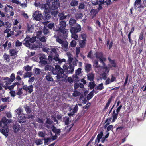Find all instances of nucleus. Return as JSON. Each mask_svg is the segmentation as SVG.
Instances as JSON below:
<instances>
[{
	"mask_svg": "<svg viewBox=\"0 0 146 146\" xmlns=\"http://www.w3.org/2000/svg\"><path fill=\"white\" fill-rule=\"evenodd\" d=\"M86 41L84 40H80L79 42V45L82 48H84L86 45Z\"/></svg>",
	"mask_w": 146,
	"mask_h": 146,
	"instance_id": "34",
	"label": "nucleus"
},
{
	"mask_svg": "<svg viewBox=\"0 0 146 146\" xmlns=\"http://www.w3.org/2000/svg\"><path fill=\"white\" fill-rule=\"evenodd\" d=\"M103 86L102 83H101L100 84L98 85L97 87L95 88V89L96 90H101L103 89Z\"/></svg>",
	"mask_w": 146,
	"mask_h": 146,
	"instance_id": "49",
	"label": "nucleus"
},
{
	"mask_svg": "<svg viewBox=\"0 0 146 146\" xmlns=\"http://www.w3.org/2000/svg\"><path fill=\"white\" fill-rule=\"evenodd\" d=\"M71 33V37L72 38H74L75 40H77L78 39V36L76 33L70 32Z\"/></svg>",
	"mask_w": 146,
	"mask_h": 146,
	"instance_id": "29",
	"label": "nucleus"
},
{
	"mask_svg": "<svg viewBox=\"0 0 146 146\" xmlns=\"http://www.w3.org/2000/svg\"><path fill=\"white\" fill-rule=\"evenodd\" d=\"M102 3V4H104L106 3L107 5H108L111 4V1L110 0H99Z\"/></svg>",
	"mask_w": 146,
	"mask_h": 146,
	"instance_id": "39",
	"label": "nucleus"
},
{
	"mask_svg": "<svg viewBox=\"0 0 146 146\" xmlns=\"http://www.w3.org/2000/svg\"><path fill=\"white\" fill-rule=\"evenodd\" d=\"M46 80L48 81L52 82H53V79L50 75H47L46 76Z\"/></svg>",
	"mask_w": 146,
	"mask_h": 146,
	"instance_id": "55",
	"label": "nucleus"
},
{
	"mask_svg": "<svg viewBox=\"0 0 146 146\" xmlns=\"http://www.w3.org/2000/svg\"><path fill=\"white\" fill-rule=\"evenodd\" d=\"M34 31V26L32 25H27V33H32Z\"/></svg>",
	"mask_w": 146,
	"mask_h": 146,
	"instance_id": "21",
	"label": "nucleus"
},
{
	"mask_svg": "<svg viewBox=\"0 0 146 146\" xmlns=\"http://www.w3.org/2000/svg\"><path fill=\"white\" fill-rule=\"evenodd\" d=\"M78 108V107L77 104H76L75 107L74 108L73 110H72V111H72V109L70 108V107L69 109H70V110L69 111H70V113H68V115L69 116H71L74 115L75 113H76L77 111Z\"/></svg>",
	"mask_w": 146,
	"mask_h": 146,
	"instance_id": "12",
	"label": "nucleus"
},
{
	"mask_svg": "<svg viewBox=\"0 0 146 146\" xmlns=\"http://www.w3.org/2000/svg\"><path fill=\"white\" fill-rule=\"evenodd\" d=\"M51 129L52 131L55 133V135H60L61 131L60 129L56 128L54 125L51 127Z\"/></svg>",
	"mask_w": 146,
	"mask_h": 146,
	"instance_id": "15",
	"label": "nucleus"
},
{
	"mask_svg": "<svg viewBox=\"0 0 146 146\" xmlns=\"http://www.w3.org/2000/svg\"><path fill=\"white\" fill-rule=\"evenodd\" d=\"M26 119L25 116H21L18 119L17 121L20 123H24L26 122Z\"/></svg>",
	"mask_w": 146,
	"mask_h": 146,
	"instance_id": "26",
	"label": "nucleus"
},
{
	"mask_svg": "<svg viewBox=\"0 0 146 146\" xmlns=\"http://www.w3.org/2000/svg\"><path fill=\"white\" fill-rule=\"evenodd\" d=\"M21 127L20 125L18 123H16L14 125L13 130L15 133L18 132L20 129Z\"/></svg>",
	"mask_w": 146,
	"mask_h": 146,
	"instance_id": "24",
	"label": "nucleus"
},
{
	"mask_svg": "<svg viewBox=\"0 0 146 146\" xmlns=\"http://www.w3.org/2000/svg\"><path fill=\"white\" fill-rule=\"evenodd\" d=\"M43 139H35L34 141L35 142L36 144V145H41L42 144V140Z\"/></svg>",
	"mask_w": 146,
	"mask_h": 146,
	"instance_id": "37",
	"label": "nucleus"
},
{
	"mask_svg": "<svg viewBox=\"0 0 146 146\" xmlns=\"http://www.w3.org/2000/svg\"><path fill=\"white\" fill-rule=\"evenodd\" d=\"M46 56L44 54L40 55L39 57L40 61L39 63L43 65H45L47 63V61Z\"/></svg>",
	"mask_w": 146,
	"mask_h": 146,
	"instance_id": "8",
	"label": "nucleus"
},
{
	"mask_svg": "<svg viewBox=\"0 0 146 146\" xmlns=\"http://www.w3.org/2000/svg\"><path fill=\"white\" fill-rule=\"evenodd\" d=\"M58 16L59 17V20H64L67 17V16L64 15L63 13H60L58 14Z\"/></svg>",
	"mask_w": 146,
	"mask_h": 146,
	"instance_id": "30",
	"label": "nucleus"
},
{
	"mask_svg": "<svg viewBox=\"0 0 146 146\" xmlns=\"http://www.w3.org/2000/svg\"><path fill=\"white\" fill-rule=\"evenodd\" d=\"M18 51L15 49H10L9 50V53L11 56H14L17 57Z\"/></svg>",
	"mask_w": 146,
	"mask_h": 146,
	"instance_id": "23",
	"label": "nucleus"
},
{
	"mask_svg": "<svg viewBox=\"0 0 146 146\" xmlns=\"http://www.w3.org/2000/svg\"><path fill=\"white\" fill-rule=\"evenodd\" d=\"M111 99H112V97H111V98L109 100L108 102L106 103L105 107V109H107L108 108V107L109 106L111 102Z\"/></svg>",
	"mask_w": 146,
	"mask_h": 146,
	"instance_id": "60",
	"label": "nucleus"
},
{
	"mask_svg": "<svg viewBox=\"0 0 146 146\" xmlns=\"http://www.w3.org/2000/svg\"><path fill=\"white\" fill-rule=\"evenodd\" d=\"M85 67L86 72L87 73L92 70V66L90 64L88 63L85 64Z\"/></svg>",
	"mask_w": 146,
	"mask_h": 146,
	"instance_id": "22",
	"label": "nucleus"
},
{
	"mask_svg": "<svg viewBox=\"0 0 146 146\" xmlns=\"http://www.w3.org/2000/svg\"><path fill=\"white\" fill-rule=\"evenodd\" d=\"M25 111L27 112H28L29 113H30L31 111V108L29 106H25Z\"/></svg>",
	"mask_w": 146,
	"mask_h": 146,
	"instance_id": "57",
	"label": "nucleus"
},
{
	"mask_svg": "<svg viewBox=\"0 0 146 146\" xmlns=\"http://www.w3.org/2000/svg\"><path fill=\"white\" fill-rule=\"evenodd\" d=\"M72 77L73 78V80L75 82H77L79 81L80 79L78 75L74 74L72 75Z\"/></svg>",
	"mask_w": 146,
	"mask_h": 146,
	"instance_id": "36",
	"label": "nucleus"
},
{
	"mask_svg": "<svg viewBox=\"0 0 146 146\" xmlns=\"http://www.w3.org/2000/svg\"><path fill=\"white\" fill-rule=\"evenodd\" d=\"M51 139V138H50V137H48L47 138H44V145H48V142H50V141Z\"/></svg>",
	"mask_w": 146,
	"mask_h": 146,
	"instance_id": "54",
	"label": "nucleus"
},
{
	"mask_svg": "<svg viewBox=\"0 0 146 146\" xmlns=\"http://www.w3.org/2000/svg\"><path fill=\"white\" fill-rule=\"evenodd\" d=\"M76 44V42L75 40H72L70 42V46L72 47H75Z\"/></svg>",
	"mask_w": 146,
	"mask_h": 146,
	"instance_id": "63",
	"label": "nucleus"
},
{
	"mask_svg": "<svg viewBox=\"0 0 146 146\" xmlns=\"http://www.w3.org/2000/svg\"><path fill=\"white\" fill-rule=\"evenodd\" d=\"M61 44L64 50L67 51L68 50V43L67 41H64Z\"/></svg>",
	"mask_w": 146,
	"mask_h": 146,
	"instance_id": "20",
	"label": "nucleus"
},
{
	"mask_svg": "<svg viewBox=\"0 0 146 146\" xmlns=\"http://www.w3.org/2000/svg\"><path fill=\"white\" fill-rule=\"evenodd\" d=\"M20 84L18 83V82H16L14 83L13 85L9 86H8L7 88V89H9V90H11L12 89H13V88H14V87L16 85H18V86L19 85H20Z\"/></svg>",
	"mask_w": 146,
	"mask_h": 146,
	"instance_id": "32",
	"label": "nucleus"
},
{
	"mask_svg": "<svg viewBox=\"0 0 146 146\" xmlns=\"http://www.w3.org/2000/svg\"><path fill=\"white\" fill-rule=\"evenodd\" d=\"M78 3V1L75 0H72L70 3V5L72 6H77Z\"/></svg>",
	"mask_w": 146,
	"mask_h": 146,
	"instance_id": "42",
	"label": "nucleus"
},
{
	"mask_svg": "<svg viewBox=\"0 0 146 146\" xmlns=\"http://www.w3.org/2000/svg\"><path fill=\"white\" fill-rule=\"evenodd\" d=\"M103 135V133L102 131L100 132V134H98L97 135V138L96 139V141L97 140L98 142V143L100 139L101 138Z\"/></svg>",
	"mask_w": 146,
	"mask_h": 146,
	"instance_id": "45",
	"label": "nucleus"
},
{
	"mask_svg": "<svg viewBox=\"0 0 146 146\" xmlns=\"http://www.w3.org/2000/svg\"><path fill=\"white\" fill-rule=\"evenodd\" d=\"M96 84L94 82L92 81L90 82L88 84V87H90L91 89H93L96 85Z\"/></svg>",
	"mask_w": 146,
	"mask_h": 146,
	"instance_id": "43",
	"label": "nucleus"
},
{
	"mask_svg": "<svg viewBox=\"0 0 146 146\" xmlns=\"http://www.w3.org/2000/svg\"><path fill=\"white\" fill-rule=\"evenodd\" d=\"M9 131V129L8 127L3 128H0V131L5 136H8V133Z\"/></svg>",
	"mask_w": 146,
	"mask_h": 146,
	"instance_id": "16",
	"label": "nucleus"
},
{
	"mask_svg": "<svg viewBox=\"0 0 146 146\" xmlns=\"http://www.w3.org/2000/svg\"><path fill=\"white\" fill-rule=\"evenodd\" d=\"M33 88L32 85L28 86L27 85H24L23 86L22 88L26 91H28L30 94L33 91Z\"/></svg>",
	"mask_w": 146,
	"mask_h": 146,
	"instance_id": "9",
	"label": "nucleus"
},
{
	"mask_svg": "<svg viewBox=\"0 0 146 146\" xmlns=\"http://www.w3.org/2000/svg\"><path fill=\"white\" fill-rule=\"evenodd\" d=\"M94 90H93L88 95L87 97V100H89L93 97L94 95V94L93 93V92H94Z\"/></svg>",
	"mask_w": 146,
	"mask_h": 146,
	"instance_id": "46",
	"label": "nucleus"
},
{
	"mask_svg": "<svg viewBox=\"0 0 146 146\" xmlns=\"http://www.w3.org/2000/svg\"><path fill=\"white\" fill-rule=\"evenodd\" d=\"M35 73L36 74L38 75L40 74V72H41V70L37 68H35Z\"/></svg>",
	"mask_w": 146,
	"mask_h": 146,
	"instance_id": "51",
	"label": "nucleus"
},
{
	"mask_svg": "<svg viewBox=\"0 0 146 146\" xmlns=\"http://www.w3.org/2000/svg\"><path fill=\"white\" fill-rule=\"evenodd\" d=\"M54 23H51L48 24L47 26V27L49 29H51L54 27Z\"/></svg>",
	"mask_w": 146,
	"mask_h": 146,
	"instance_id": "61",
	"label": "nucleus"
},
{
	"mask_svg": "<svg viewBox=\"0 0 146 146\" xmlns=\"http://www.w3.org/2000/svg\"><path fill=\"white\" fill-rule=\"evenodd\" d=\"M58 49L57 48H51V52H53L55 54V59L58 60L59 58V54L57 53V50H58Z\"/></svg>",
	"mask_w": 146,
	"mask_h": 146,
	"instance_id": "14",
	"label": "nucleus"
},
{
	"mask_svg": "<svg viewBox=\"0 0 146 146\" xmlns=\"http://www.w3.org/2000/svg\"><path fill=\"white\" fill-rule=\"evenodd\" d=\"M81 30V27L80 25L78 24H76V26L71 27L70 29V32L73 33H77L80 32Z\"/></svg>",
	"mask_w": 146,
	"mask_h": 146,
	"instance_id": "7",
	"label": "nucleus"
},
{
	"mask_svg": "<svg viewBox=\"0 0 146 146\" xmlns=\"http://www.w3.org/2000/svg\"><path fill=\"white\" fill-rule=\"evenodd\" d=\"M46 39L47 38L45 36L41 37L39 38V40L43 42H46Z\"/></svg>",
	"mask_w": 146,
	"mask_h": 146,
	"instance_id": "53",
	"label": "nucleus"
},
{
	"mask_svg": "<svg viewBox=\"0 0 146 146\" xmlns=\"http://www.w3.org/2000/svg\"><path fill=\"white\" fill-rule=\"evenodd\" d=\"M94 74L92 72H91L88 74L87 78L88 80L90 81H92L94 79Z\"/></svg>",
	"mask_w": 146,
	"mask_h": 146,
	"instance_id": "19",
	"label": "nucleus"
},
{
	"mask_svg": "<svg viewBox=\"0 0 146 146\" xmlns=\"http://www.w3.org/2000/svg\"><path fill=\"white\" fill-rule=\"evenodd\" d=\"M29 39L27 36L24 39L25 42L23 43V44L26 47H30L31 44H30V42L29 41Z\"/></svg>",
	"mask_w": 146,
	"mask_h": 146,
	"instance_id": "25",
	"label": "nucleus"
},
{
	"mask_svg": "<svg viewBox=\"0 0 146 146\" xmlns=\"http://www.w3.org/2000/svg\"><path fill=\"white\" fill-rule=\"evenodd\" d=\"M85 5L84 3H79V5L78 7V9H83L85 8Z\"/></svg>",
	"mask_w": 146,
	"mask_h": 146,
	"instance_id": "62",
	"label": "nucleus"
},
{
	"mask_svg": "<svg viewBox=\"0 0 146 146\" xmlns=\"http://www.w3.org/2000/svg\"><path fill=\"white\" fill-rule=\"evenodd\" d=\"M41 10H44V12L49 11V5L48 3L43 4L41 5Z\"/></svg>",
	"mask_w": 146,
	"mask_h": 146,
	"instance_id": "11",
	"label": "nucleus"
},
{
	"mask_svg": "<svg viewBox=\"0 0 146 146\" xmlns=\"http://www.w3.org/2000/svg\"><path fill=\"white\" fill-rule=\"evenodd\" d=\"M3 80L4 81L2 84V86L5 89H7L8 85L11 84L12 82L10 80V78L8 77L4 78Z\"/></svg>",
	"mask_w": 146,
	"mask_h": 146,
	"instance_id": "6",
	"label": "nucleus"
},
{
	"mask_svg": "<svg viewBox=\"0 0 146 146\" xmlns=\"http://www.w3.org/2000/svg\"><path fill=\"white\" fill-rule=\"evenodd\" d=\"M32 73L31 72H26L25 73L23 77L24 78L27 77H30L32 76Z\"/></svg>",
	"mask_w": 146,
	"mask_h": 146,
	"instance_id": "44",
	"label": "nucleus"
},
{
	"mask_svg": "<svg viewBox=\"0 0 146 146\" xmlns=\"http://www.w3.org/2000/svg\"><path fill=\"white\" fill-rule=\"evenodd\" d=\"M53 74L57 75V79L60 80L61 78H66L67 76L64 73V70L61 68L60 66L56 65L55 68L54 67L52 71Z\"/></svg>",
	"mask_w": 146,
	"mask_h": 146,
	"instance_id": "1",
	"label": "nucleus"
},
{
	"mask_svg": "<svg viewBox=\"0 0 146 146\" xmlns=\"http://www.w3.org/2000/svg\"><path fill=\"white\" fill-rule=\"evenodd\" d=\"M28 38L29 39V40L31 43H33L35 42V37H32V38L30 37L29 36H27Z\"/></svg>",
	"mask_w": 146,
	"mask_h": 146,
	"instance_id": "52",
	"label": "nucleus"
},
{
	"mask_svg": "<svg viewBox=\"0 0 146 146\" xmlns=\"http://www.w3.org/2000/svg\"><path fill=\"white\" fill-rule=\"evenodd\" d=\"M118 115V113H115V110H114L113 112L112 116L113 117V119L112 120V121L114 122L115 121V120L117 118V116Z\"/></svg>",
	"mask_w": 146,
	"mask_h": 146,
	"instance_id": "33",
	"label": "nucleus"
},
{
	"mask_svg": "<svg viewBox=\"0 0 146 146\" xmlns=\"http://www.w3.org/2000/svg\"><path fill=\"white\" fill-rule=\"evenodd\" d=\"M42 49L43 51L46 52V53L48 54L49 53V48H47L44 46L42 48Z\"/></svg>",
	"mask_w": 146,
	"mask_h": 146,
	"instance_id": "58",
	"label": "nucleus"
},
{
	"mask_svg": "<svg viewBox=\"0 0 146 146\" xmlns=\"http://www.w3.org/2000/svg\"><path fill=\"white\" fill-rule=\"evenodd\" d=\"M59 27H66V22L64 20H59Z\"/></svg>",
	"mask_w": 146,
	"mask_h": 146,
	"instance_id": "27",
	"label": "nucleus"
},
{
	"mask_svg": "<svg viewBox=\"0 0 146 146\" xmlns=\"http://www.w3.org/2000/svg\"><path fill=\"white\" fill-rule=\"evenodd\" d=\"M94 55L96 58L99 59L100 62L102 63L104 66H105L104 61H105L106 59L103 57V54L101 52H96L94 54Z\"/></svg>",
	"mask_w": 146,
	"mask_h": 146,
	"instance_id": "3",
	"label": "nucleus"
},
{
	"mask_svg": "<svg viewBox=\"0 0 146 146\" xmlns=\"http://www.w3.org/2000/svg\"><path fill=\"white\" fill-rule=\"evenodd\" d=\"M43 32L44 35H45L49 33V31L47 28L46 26H44V27L43 29Z\"/></svg>",
	"mask_w": 146,
	"mask_h": 146,
	"instance_id": "47",
	"label": "nucleus"
},
{
	"mask_svg": "<svg viewBox=\"0 0 146 146\" xmlns=\"http://www.w3.org/2000/svg\"><path fill=\"white\" fill-rule=\"evenodd\" d=\"M98 12V10H97V9H92L90 12V14L92 16V18H93L96 17Z\"/></svg>",
	"mask_w": 146,
	"mask_h": 146,
	"instance_id": "17",
	"label": "nucleus"
},
{
	"mask_svg": "<svg viewBox=\"0 0 146 146\" xmlns=\"http://www.w3.org/2000/svg\"><path fill=\"white\" fill-rule=\"evenodd\" d=\"M68 62L70 64L72 63L73 65L76 66L78 60L75 58H73L71 56H68Z\"/></svg>",
	"mask_w": 146,
	"mask_h": 146,
	"instance_id": "10",
	"label": "nucleus"
},
{
	"mask_svg": "<svg viewBox=\"0 0 146 146\" xmlns=\"http://www.w3.org/2000/svg\"><path fill=\"white\" fill-rule=\"evenodd\" d=\"M141 1V0H136L134 3V5L137 7H139V6H138V5L140 4Z\"/></svg>",
	"mask_w": 146,
	"mask_h": 146,
	"instance_id": "59",
	"label": "nucleus"
},
{
	"mask_svg": "<svg viewBox=\"0 0 146 146\" xmlns=\"http://www.w3.org/2000/svg\"><path fill=\"white\" fill-rule=\"evenodd\" d=\"M75 16L76 19H81L83 17V15L81 13H75Z\"/></svg>",
	"mask_w": 146,
	"mask_h": 146,
	"instance_id": "40",
	"label": "nucleus"
},
{
	"mask_svg": "<svg viewBox=\"0 0 146 146\" xmlns=\"http://www.w3.org/2000/svg\"><path fill=\"white\" fill-rule=\"evenodd\" d=\"M23 68L26 71H31V67H30L29 65H27L24 66Z\"/></svg>",
	"mask_w": 146,
	"mask_h": 146,
	"instance_id": "64",
	"label": "nucleus"
},
{
	"mask_svg": "<svg viewBox=\"0 0 146 146\" xmlns=\"http://www.w3.org/2000/svg\"><path fill=\"white\" fill-rule=\"evenodd\" d=\"M63 68L64 69H66L67 70H68V69H69V70H68V73H72L74 69V66L72 64H70L68 67L66 66L65 68H64V67Z\"/></svg>",
	"mask_w": 146,
	"mask_h": 146,
	"instance_id": "18",
	"label": "nucleus"
},
{
	"mask_svg": "<svg viewBox=\"0 0 146 146\" xmlns=\"http://www.w3.org/2000/svg\"><path fill=\"white\" fill-rule=\"evenodd\" d=\"M66 27H59L58 31L61 33L64 34L67 32V29L65 28Z\"/></svg>",
	"mask_w": 146,
	"mask_h": 146,
	"instance_id": "28",
	"label": "nucleus"
},
{
	"mask_svg": "<svg viewBox=\"0 0 146 146\" xmlns=\"http://www.w3.org/2000/svg\"><path fill=\"white\" fill-rule=\"evenodd\" d=\"M33 17L36 21H39L43 18L42 14L38 11H36L33 15Z\"/></svg>",
	"mask_w": 146,
	"mask_h": 146,
	"instance_id": "5",
	"label": "nucleus"
},
{
	"mask_svg": "<svg viewBox=\"0 0 146 146\" xmlns=\"http://www.w3.org/2000/svg\"><path fill=\"white\" fill-rule=\"evenodd\" d=\"M82 69L81 68H78L75 71V74L78 76H79L82 73Z\"/></svg>",
	"mask_w": 146,
	"mask_h": 146,
	"instance_id": "48",
	"label": "nucleus"
},
{
	"mask_svg": "<svg viewBox=\"0 0 146 146\" xmlns=\"http://www.w3.org/2000/svg\"><path fill=\"white\" fill-rule=\"evenodd\" d=\"M76 23V21L72 18H71L69 20V24L70 25L73 26Z\"/></svg>",
	"mask_w": 146,
	"mask_h": 146,
	"instance_id": "31",
	"label": "nucleus"
},
{
	"mask_svg": "<svg viewBox=\"0 0 146 146\" xmlns=\"http://www.w3.org/2000/svg\"><path fill=\"white\" fill-rule=\"evenodd\" d=\"M9 56L6 53H5L3 56L4 59L7 62H9L10 61Z\"/></svg>",
	"mask_w": 146,
	"mask_h": 146,
	"instance_id": "38",
	"label": "nucleus"
},
{
	"mask_svg": "<svg viewBox=\"0 0 146 146\" xmlns=\"http://www.w3.org/2000/svg\"><path fill=\"white\" fill-rule=\"evenodd\" d=\"M11 122V120L7 119L5 117H3L0 121V128H3L7 127V125Z\"/></svg>",
	"mask_w": 146,
	"mask_h": 146,
	"instance_id": "2",
	"label": "nucleus"
},
{
	"mask_svg": "<svg viewBox=\"0 0 146 146\" xmlns=\"http://www.w3.org/2000/svg\"><path fill=\"white\" fill-rule=\"evenodd\" d=\"M48 60L50 63H52V62H54L55 61L56 62V64H61L62 62H65V60L64 59H60L58 58V60H56L55 59L54 56V58H53L50 56H48Z\"/></svg>",
	"mask_w": 146,
	"mask_h": 146,
	"instance_id": "4",
	"label": "nucleus"
},
{
	"mask_svg": "<svg viewBox=\"0 0 146 146\" xmlns=\"http://www.w3.org/2000/svg\"><path fill=\"white\" fill-rule=\"evenodd\" d=\"M42 44H40L39 45H32L31 44V47L30 48L33 49H36L39 48H40L42 47Z\"/></svg>",
	"mask_w": 146,
	"mask_h": 146,
	"instance_id": "35",
	"label": "nucleus"
},
{
	"mask_svg": "<svg viewBox=\"0 0 146 146\" xmlns=\"http://www.w3.org/2000/svg\"><path fill=\"white\" fill-rule=\"evenodd\" d=\"M42 32L41 31H38L36 33V36L35 37L37 38H39L42 36Z\"/></svg>",
	"mask_w": 146,
	"mask_h": 146,
	"instance_id": "50",
	"label": "nucleus"
},
{
	"mask_svg": "<svg viewBox=\"0 0 146 146\" xmlns=\"http://www.w3.org/2000/svg\"><path fill=\"white\" fill-rule=\"evenodd\" d=\"M53 68V67L51 65H46L45 66V70L51 71H52Z\"/></svg>",
	"mask_w": 146,
	"mask_h": 146,
	"instance_id": "41",
	"label": "nucleus"
},
{
	"mask_svg": "<svg viewBox=\"0 0 146 146\" xmlns=\"http://www.w3.org/2000/svg\"><path fill=\"white\" fill-rule=\"evenodd\" d=\"M60 6V4L56 2H52V4L49 5V11L54 10L57 9Z\"/></svg>",
	"mask_w": 146,
	"mask_h": 146,
	"instance_id": "13",
	"label": "nucleus"
},
{
	"mask_svg": "<svg viewBox=\"0 0 146 146\" xmlns=\"http://www.w3.org/2000/svg\"><path fill=\"white\" fill-rule=\"evenodd\" d=\"M9 98L10 97L9 96L5 98H1V100L3 102H9Z\"/></svg>",
	"mask_w": 146,
	"mask_h": 146,
	"instance_id": "56",
	"label": "nucleus"
}]
</instances>
